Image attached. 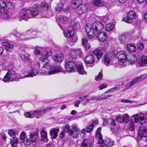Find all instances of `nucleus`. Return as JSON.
Returning a JSON list of instances; mask_svg holds the SVG:
<instances>
[{"instance_id": "nucleus-1", "label": "nucleus", "mask_w": 147, "mask_h": 147, "mask_svg": "<svg viewBox=\"0 0 147 147\" xmlns=\"http://www.w3.org/2000/svg\"><path fill=\"white\" fill-rule=\"evenodd\" d=\"M42 52L43 54H45V58L42 57L40 59V62L42 63V64L44 65L41 70L40 73L45 75H50L61 71L62 68L60 66L58 65L52 66L48 63V58L51 55V51L48 50L45 52Z\"/></svg>"}, {"instance_id": "nucleus-2", "label": "nucleus", "mask_w": 147, "mask_h": 147, "mask_svg": "<svg viewBox=\"0 0 147 147\" xmlns=\"http://www.w3.org/2000/svg\"><path fill=\"white\" fill-rule=\"evenodd\" d=\"M30 77V72L24 71L23 72L21 75L17 73L14 69L9 70L5 75L3 79V81L5 82H18L20 78L24 79Z\"/></svg>"}, {"instance_id": "nucleus-3", "label": "nucleus", "mask_w": 147, "mask_h": 147, "mask_svg": "<svg viewBox=\"0 0 147 147\" xmlns=\"http://www.w3.org/2000/svg\"><path fill=\"white\" fill-rule=\"evenodd\" d=\"M71 6L72 8L75 10V12L78 14H82L87 10L84 4L81 0H74L72 1Z\"/></svg>"}, {"instance_id": "nucleus-4", "label": "nucleus", "mask_w": 147, "mask_h": 147, "mask_svg": "<svg viewBox=\"0 0 147 147\" xmlns=\"http://www.w3.org/2000/svg\"><path fill=\"white\" fill-rule=\"evenodd\" d=\"M115 54V56L119 59V63L120 65L124 66L127 64V53L126 52L123 51H118Z\"/></svg>"}, {"instance_id": "nucleus-5", "label": "nucleus", "mask_w": 147, "mask_h": 147, "mask_svg": "<svg viewBox=\"0 0 147 147\" xmlns=\"http://www.w3.org/2000/svg\"><path fill=\"white\" fill-rule=\"evenodd\" d=\"M18 17L20 21L23 20H24L25 21H27L28 18H32L30 10L28 8L22 9L19 14Z\"/></svg>"}, {"instance_id": "nucleus-6", "label": "nucleus", "mask_w": 147, "mask_h": 147, "mask_svg": "<svg viewBox=\"0 0 147 147\" xmlns=\"http://www.w3.org/2000/svg\"><path fill=\"white\" fill-rule=\"evenodd\" d=\"M115 57V53L113 51L110 52L105 55L102 61L106 66L111 65L112 59Z\"/></svg>"}, {"instance_id": "nucleus-7", "label": "nucleus", "mask_w": 147, "mask_h": 147, "mask_svg": "<svg viewBox=\"0 0 147 147\" xmlns=\"http://www.w3.org/2000/svg\"><path fill=\"white\" fill-rule=\"evenodd\" d=\"M12 13L7 9L3 8L0 9V16L5 19H8L11 17Z\"/></svg>"}, {"instance_id": "nucleus-8", "label": "nucleus", "mask_w": 147, "mask_h": 147, "mask_svg": "<svg viewBox=\"0 0 147 147\" xmlns=\"http://www.w3.org/2000/svg\"><path fill=\"white\" fill-rule=\"evenodd\" d=\"M136 17V14L134 11H131L128 13L127 16L123 19V21L127 23H130Z\"/></svg>"}, {"instance_id": "nucleus-9", "label": "nucleus", "mask_w": 147, "mask_h": 147, "mask_svg": "<svg viewBox=\"0 0 147 147\" xmlns=\"http://www.w3.org/2000/svg\"><path fill=\"white\" fill-rule=\"evenodd\" d=\"M52 107L45 109L43 110H35L31 112L32 115L34 116L37 118H39L40 116H41L43 114L45 113L46 112L50 111Z\"/></svg>"}, {"instance_id": "nucleus-10", "label": "nucleus", "mask_w": 147, "mask_h": 147, "mask_svg": "<svg viewBox=\"0 0 147 147\" xmlns=\"http://www.w3.org/2000/svg\"><path fill=\"white\" fill-rule=\"evenodd\" d=\"M34 33H35L36 32H32L31 30H27L24 33V35L25 36V37L23 38L24 36L21 35L20 36L21 38L26 40H29L31 39L35 36V34L34 36L33 35Z\"/></svg>"}, {"instance_id": "nucleus-11", "label": "nucleus", "mask_w": 147, "mask_h": 147, "mask_svg": "<svg viewBox=\"0 0 147 147\" xmlns=\"http://www.w3.org/2000/svg\"><path fill=\"white\" fill-rule=\"evenodd\" d=\"M76 63L73 61H69L66 62L65 65V68L67 71L72 72L75 70Z\"/></svg>"}, {"instance_id": "nucleus-12", "label": "nucleus", "mask_w": 147, "mask_h": 147, "mask_svg": "<svg viewBox=\"0 0 147 147\" xmlns=\"http://www.w3.org/2000/svg\"><path fill=\"white\" fill-rule=\"evenodd\" d=\"M82 53L80 49H71L70 55L72 58L75 59L78 56L80 57L82 55Z\"/></svg>"}, {"instance_id": "nucleus-13", "label": "nucleus", "mask_w": 147, "mask_h": 147, "mask_svg": "<svg viewBox=\"0 0 147 147\" xmlns=\"http://www.w3.org/2000/svg\"><path fill=\"white\" fill-rule=\"evenodd\" d=\"M113 144V142L111 139L107 138L102 141L100 144V147H111Z\"/></svg>"}, {"instance_id": "nucleus-14", "label": "nucleus", "mask_w": 147, "mask_h": 147, "mask_svg": "<svg viewBox=\"0 0 147 147\" xmlns=\"http://www.w3.org/2000/svg\"><path fill=\"white\" fill-rule=\"evenodd\" d=\"M91 25L90 24H87L86 26V30L88 36L90 38H92L95 34L93 28H92Z\"/></svg>"}, {"instance_id": "nucleus-15", "label": "nucleus", "mask_w": 147, "mask_h": 147, "mask_svg": "<svg viewBox=\"0 0 147 147\" xmlns=\"http://www.w3.org/2000/svg\"><path fill=\"white\" fill-rule=\"evenodd\" d=\"M92 27L94 31L97 32L102 30L103 28V26L101 23L97 21L93 24Z\"/></svg>"}, {"instance_id": "nucleus-16", "label": "nucleus", "mask_w": 147, "mask_h": 147, "mask_svg": "<svg viewBox=\"0 0 147 147\" xmlns=\"http://www.w3.org/2000/svg\"><path fill=\"white\" fill-rule=\"evenodd\" d=\"M95 60V55L93 54H89L85 57L84 61L86 64H91L94 62Z\"/></svg>"}, {"instance_id": "nucleus-17", "label": "nucleus", "mask_w": 147, "mask_h": 147, "mask_svg": "<svg viewBox=\"0 0 147 147\" xmlns=\"http://www.w3.org/2000/svg\"><path fill=\"white\" fill-rule=\"evenodd\" d=\"M49 50L50 51H51L49 49L47 48H44L42 49L41 51H40L38 49L36 48H35L34 49V52L35 54L36 55H38V54H40L41 56L40 57L39 59V62L40 63L42 64V63L40 62V59L41 58L43 57V58H45V54H43L44 53H42V52H46V51H48V50Z\"/></svg>"}, {"instance_id": "nucleus-18", "label": "nucleus", "mask_w": 147, "mask_h": 147, "mask_svg": "<svg viewBox=\"0 0 147 147\" xmlns=\"http://www.w3.org/2000/svg\"><path fill=\"white\" fill-rule=\"evenodd\" d=\"M96 37L98 40L104 42L107 40V33L104 32H101L97 33Z\"/></svg>"}, {"instance_id": "nucleus-19", "label": "nucleus", "mask_w": 147, "mask_h": 147, "mask_svg": "<svg viewBox=\"0 0 147 147\" xmlns=\"http://www.w3.org/2000/svg\"><path fill=\"white\" fill-rule=\"evenodd\" d=\"M1 45L5 47L7 51L11 52L13 49V45L8 42L5 41L1 42Z\"/></svg>"}, {"instance_id": "nucleus-20", "label": "nucleus", "mask_w": 147, "mask_h": 147, "mask_svg": "<svg viewBox=\"0 0 147 147\" xmlns=\"http://www.w3.org/2000/svg\"><path fill=\"white\" fill-rule=\"evenodd\" d=\"M20 56L21 59L24 61H28L29 62H30L31 61L29 55L24 51L21 52Z\"/></svg>"}, {"instance_id": "nucleus-21", "label": "nucleus", "mask_w": 147, "mask_h": 147, "mask_svg": "<svg viewBox=\"0 0 147 147\" xmlns=\"http://www.w3.org/2000/svg\"><path fill=\"white\" fill-rule=\"evenodd\" d=\"M139 133L141 136L144 137H146L147 136V129L146 127L144 125L140 126Z\"/></svg>"}, {"instance_id": "nucleus-22", "label": "nucleus", "mask_w": 147, "mask_h": 147, "mask_svg": "<svg viewBox=\"0 0 147 147\" xmlns=\"http://www.w3.org/2000/svg\"><path fill=\"white\" fill-rule=\"evenodd\" d=\"M77 127L76 126H69L66 125L64 128L65 131H66L71 136L72 133L74 131V129Z\"/></svg>"}, {"instance_id": "nucleus-23", "label": "nucleus", "mask_w": 147, "mask_h": 147, "mask_svg": "<svg viewBox=\"0 0 147 147\" xmlns=\"http://www.w3.org/2000/svg\"><path fill=\"white\" fill-rule=\"evenodd\" d=\"M53 58V59L57 62H61L63 60L64 57L63 54L59 53L54 55Z\"/></svg>"}, {"instance_id": "nucleus-24", "label": "nucleus", "mask_w": 147, "mask_h": 147, "mask_svg": "<svg viewBox=\"0 0 147 147\" xmlns=\"http://www.w3.org/2000/svg\"><path fill=\"white\" fill-rule=\"evenodd\" d=\"M59 131V129H51L50 130V134L53 139L56 138L57 137Z\"/></svg>"}, {"instance_id": "nucleus-25", "label": "nucleus", "mask_w": 147, "mask_h": 147, "mask_svg": "<svg viewBox=\"0 0 147 147\" xmlns=\"http://www.w3.org/2000/svg\"><path fill=\"white\" fill-rule=\"evenodd\" d=\"M92 144L88 138H85L80 147H91Z\"/></svg>"}, {"instance_id": "nucleus-26", "label": "nucleus", "mask_w": 147, "mask_h": 147, "mask_svg": "<svg viewBox=\"0 0 147 147\" xmlns=\"http://www.w3.org/2000/svg\"><path fill=\"white\" fill-rule=\"evenodd\" d=\"M76 70L80 74L82 75L86 74V73L84 70L83 66L82 64L79 65L77 66Z\"/></svg>"}, {"instance_id": "nucleus-27", "label": "nucleus", "mask_w": 147, "mask_h": 147, "mask_svg": "<svg viewBox=\"0 0 147 147\" xmlns=\"http://www.w3.org/2000/svg\"><path fill=\"white\" fill-rule=\"evenodd\" d=\"M93 3L94 5L97 7L102 6L104 5L103 0H93Z\"/></svg>"}, {"instance_id": "nucleus-28", "label": "nucleus", "mask_w": 147, "mask_h": 147, "mask_svg": "<svg viewBox=\"0 0 147 147\" xmlns=\"http://www.w3.org/2000/svg\"><path fill=\"white\" fill-rule=\"evenodd\" d=\"M93 53L97 57V59H99L103 55L102 51L99 49H96L93 51Z\"/></svg>"}, {"instance_id": "nucleus-29", "label": "nucleus", "mask_w": 147, "mask_h": 147, "mask_svg": "<svg viewBox=\"0 0 147 147\" xmlns=\"http://www.w3.org/2000/svg\"><path fill=\"white\" fill-rule=\"evenodd\" d=\"M127 48L128 51L134 52L136 50V48L134 45L132 44H129L127 45Z\"/></svg>"}, {"instance_id": "nucleus-30", "label": "nucleus", "mask_w": 147, "mask_h": 147, "mask_svg": "<svg viewBox=\"0 0 147 147\" xmlns=\"http://www.w3.org/2000/svg\"><path fill=\"white\" fill-rule=\"evenodd\" d=\"M38 137V134L35 133L34 134H31L30 136L31 142L32 143H34L37 141Z\"/></svg>"}, {"instance_id": "nucleus-31", "label": "nucleus", "mask_w": 147, "mask_h": 147, "mask_svg": "<svg viewBox=\"0 0 147 147\" xmlns=\"http://www.w3.org/2000/svg\"><path fill=\"white\" fill-rule=\"evenodd\" d=\"M139 64L143 65L146 64L147 65V56L143 55L141 59L138 61Z\"/></svg>"}, {"instance_id": "nucleus-32", "label": "nucleus", "mask_w": 147, "mask_h": 147, "mask_svg": "<svg viewBox=\"0 0 147 147\" xmlns=\"http://www.w3.org/2000/svg\"><path fill=\"white\" fill-rule=\"evenodd\" d=\"M31 11V17L32 16H36L39 14V11L37 9V8H31L30 9Z\"/></svg>"}, {"instance_id": "nucleus-33", "label": "nucleus", "mask_w": 147, "mask_h": 147, "mask_svg": "<svg viewBox=\"0 0 147 147\" xmlns=\"http://www.w3.org/2000/svg\"><path fill=\"white\" fill-rule=\"evenodd\" d=\"M10 142L11 145L14 147H16L18 143V141L17 138L15 137H12L10 139Z\"/></svg>"}, {"instance_id": "nucleus-34", "label": "nucleus", "mask_w": 147, "mask_h": 147, "mask_svg": "<svg viewBox=\"0 0 147 147\" xmlns=\"http://www.w3.org/2000/svg\"><path fill=\"white\" fill-rule=\"evenodd\" d=\"M6 5L5 7H7L8 8L13 10L14 9V4L12 2L7 0Z\"/></svg>"}, {"instance_id": "nucleus-35", "label": "nucleus", "mask_w": 147, "mask_h": 147, "mask_svg": "<svg viewBox=\"0 0 147 147\" xmlns=\"http://www.w3.org/2000/svg\"><path fill=\"white\" fill-rule=\"evenodd\" d=\"M138 82L137 79L136 78L134 80L132 81L131 82L128 83L126 85V88L128 89L131 88L132 86H133L137 82Z\"/></svg>"}, {"instance_id": "nucleus-36", "label": "nucleus", "mask_w": 147, "mask_h": 147, "mask_svg": "<svg viewBox=\"0 0 147 147\" xmlns=\"http://www.w3.org/2000/svg\"><path fill=\"white\" fill-rule=\"evenodd\" d=\"M75 32V30L74 29H72L71 30H67L65 31V33L69 38L74 35Z\"/></svg>"}, {"instance_id": "nucleus-37", "label": "nucleus", "mask_w": 147, "mask_h": 147, "mask_svg": "<svg viewBox=\"0 0 147 147\" xmlns=\"http://www.w3.org/2000/svg\"><path fill=\"white\" fill-rule=\"evenodd\" d=\"M68 20V18H67L66 17L63 16H60L59 18V21L63 24H65L66 23L67 21Z\"/></svg>"}, {"instance_id": "nucleus-38", "label": "nucleus", "mask_w": 147, "mask_h": 147, "mask_svg": "<svg viewBox=\"0 0 147 147\" xmlns=\"http://www.w3.org/2000/svg\"><path fill=\"white\" fill-rule=\"evenodd\" d=\"M114 28V26L112 23L108 24L106 27V30L107 31H110L113 30Z\"/></svg>"}, {"instance_id": "nucleus-39", "label": "nucleus", "mask_w": 147, "mask_h": 147, "mask_svg": "<svg viewBox=\"0 0 147 147\" xmlns=\"http://www.w3.org/2000/svg\"><path fill=\"white\" fill-rule=\"evenodd\" d=\"M30 77L36 76L39 73V71L36 69H33L29 71Z\"/></svg>"}, {"instance_id": "nucleus-40", "label": "nucleus", "mask_w": 147, "mask_h": 147, "mask_svg": "<svg viewBox=\"0 0 147 147\" xmlns=\"http://www.w3.org/2000/svg\"><path fill=\"white\" fill-rule=\"evenodd\" d=\"M129 116L127 114L123 115L122 116V121L124 123H126L129 121Z\"/></svg>"}, {"instance_id": "nucleus-41", "label": "nucleus", "mask_w": 147, "mask_h": 147, "mask_svg": "<svg viewBox=\"0 0 147 147\" xmlns=\"http://www.w3.org/2000/svg\"><path fill=\"white\" fill-rule=\"evenodd\" d=\"M40 6L41 8L45 10L48 9L49 8L48 4L45 2L41 3L40 4Z\"/></svg>"}, {"instance_id": "nucleus-42", "label": "nucleus", "mask_w": 147, "mask_h": 147, "mask_svg": "<svg viewBox=\"0 0 147 147\" xmlns=\"http://www.w3.org/2000/svg\"><path fill=\"white\" fill-rule=\"evenodd\" d=\"M21 142H23L24 145L26 146L29 145L31 144L32 142L30 139L27 137L25 138Z\"/></svg>"}, {"instance_id": "nucleus-43", "label": "nucleus", "mask_w": 147, "mask_h": 147, "mask_svg": "<svg viewBox=\"0 0 147 147\" xmlns=\"http://www.w3.org/2000/svg\"><path fill=\"white\" fill-rule=\"evenodd\" d=\"M74 131L72 133L71 135H72L73 138H77L78 136L79 131L77 129V127L76 129H75Z\"/></svg>"}, {"instance_id": "nucleus-44", "label": "nucleus", "mask_w": 147, "mask_h": 147, "mask_svg": "<svg viewBox=\"0 0 147 147\" xmlns=\"http://www.w3.org/2000/svg\"><path fill=\"white\" fill-rule=\"evenodd\" d=\"M147 77V74H144L142 75L136 77L138 82L144 80Z\"/></svg>"}, {"instance_id": "nucleus-45", "label": "nucleus", "mask_w": 147, "mask_h": 147, "mask_svg": "<svg viewBox=\"0 0 147 147\" xmlns=\"http://www.w3.org/2000/svg\"><path fill=\"white\" fill-rule=\"evenodd\" d=\"M64 4L62 3H59L56 9L58 11H60L61 10L63 7Z\"/></svg>"}, {"instance_id": "nucleus-46", "label": "nucleus", "mask_w": 147, "mask_h": 147, "mask_svg": "<svg viewBox=\"0 0 147 147\" xmlns=\"http://www.w3.org/2000/svg\"><path fill=\"white\" fill-rule=\"evenodd\" d=\"M94 126L93 124L92 123L89 126L87 127L86 128V132L87 133H90L92 130Z\"/></svg>"}, {"instance_id": "nucleus-47", "label": "nucleus", "mask_w": 147, "mask_h": 147, "mask_svg": "<svg viewBox=\"0 0 147 147\" xmlns=\"http://www.w3.org/2000/svg\"><path fill=\"white\" fill-rule=\"evenodd\" d=\"M69 39L70 41V42H74L77 40V38L75 35H74L69 38Z\"/></svg>"}, {"instance_id": "nucleus-48", "label": "nucleus", "mask_w": 147, "mask_h": 147, "mask_svg": "<svg viewBox=\"0 0 147 147\" xmlns=\"http://www.w3.org/2000/svg\"><path fill=\"white\" fill-rule=\"evenodd\" d=\"M6 0H0V7L5 8L6 5Z\"/></svg>"}, {"instance_id": "nucleus-49", "label": "nucleus", "mask_w": 147, "mask_h": 147, "mask_svg": "<svg viewBox=\"0 0 147 147\" xmlns=\"http://www.w3.org/2000/svg\"><path fill=\"white\" fill-rule=\"evenodd\" d=\"M96 137L97 138H98V139L99 143L100 144L101 142L103 140L102 139V137L101 136L100 133H96Z\"/></svg>"}, {"instance_id": "nucleus-50", "label": "nucleus", "mask_w": 147, "mask_h": 147, "mask_svg": "<svg viewBox=\"0 0 147 147\" xmlns=\"http://www.w3.org/2000/svg\"><path fill=\"white\" fill-rule=\"evenodd\" d=\"M119 40L121 42H124L125 41L126 39V36L123 34H121L119 36Z\"/></svg>"}, {"instance_id": "nucleus-51", "label": "nucleus", "mask_w": 147, "mask_h": 147, "mask_svg": "<svg viewBox=\"0 0 147 147\" xmlns=\"http://www.w3.org/2000/svg\"><path fill=\"white\" fill-rule=\"evenodd\" d=\"M8 134L11 138L12 137H15V131L11 129L9 130L8 131Z\"/></svg>"}, {"instance_id": "nucleus-52", "label": "nucleus", "mask_w": 147, "mask_h": 147, "mask_svg": "<svg viewBox=\"0 0 147 147\" xmlns=\"http://www.w3.org/2000/svg\"><path fill=\"white\" fill-rule=\"evenodd\" d=\"M103 75L102 73L100 72L97 76L95 78V80L97 81H99L102 79Z\"/></svg>"}, {"instance_id": "nucleus-53", "label": "nucleus", "mask_w": 147, "mask_h": 147, "mask_svg": "<svg viewBox=\"0 0 147 147\" xmlns=\"http://www.w3.org/2000/svg\"><path fill=\"white\" fill-rule=\"evenodd\" d=\"M111 96V95H104V96L101 97H100L97 98V100H104L108 98H110Z\"/></svg>"}, {"instance_id": "nucleus-54", "label": "nucleus", "mask_w": 147, "mask_h": 147, "mask_svg": "<svg viewBox=\"0 0 147 147\" xmlns=\"http://www.w3.org/2000/svg\"><path fill=\"white\" fill-rule=\"evenodd\" d=\"M134 119V122L135 123L138 122L140 118V116L138 114H136L135 115L133 116Z\"/></svg>"}, {"instance_id": "nucleus-55", "label": "nucleus", "mask_w": 147, "mask_h": 147, "mask_svg": "<svg viewBox=\"0 0 147 147\" xmlns=\"http://www.w3.org/2000/svg\"><path fill=\"white\" fill-rule=\"evenodd\" d=\"M137 59L136 58L135 56L134 55H132L131 56V58L129 60L130 62L133 64L135 63Z\"/></svg>"}, {"instance_id": "nucleus-56", "label": "nucleus", "mask_w": 147, "mask_h": 147, "mask_svg": "<svg viewBox=\"0 0 147 147\" xmlns=\"http://www.w3.org/2000/svg\"><path fill=\"white\" fill-rule=\"evenodd\" d=\"M25 133L24 132H22L20 135V138L21 140V142L26 138Z\"/></svg>"}, {"instance_id": "nucleus-57", "label": "nucleus", "mask_w": 147, "mask_h": 147, "mask_svg": "<svg viewBox=\"0 0 147 147\" xmlns=\"http://www.w3.org/2000/svg\"><path fill=\"white\" fill-rule=\"evenodd\" d=\"M88 40L87 38H82V43L83 46L87 44V43Z\"/></svg>"}, {"instance_id": "nucleus-58", "label": "nucleus", "mask_w": 147, "mask_h": 147, "mask_svg": "<svg viewBox=\"0 0 147 147\" xmlns=\"http://www.w3.org/2000/svg\"><path fill=\"white\" fill-rule=\"evenodd\" d=\"M41 137L47 136V134L46 132L44 130H42L40 132Z\"/></svg>"}, {"instance_id": "nucleus-59", "label": "nucleus", "mask_w": 147, "mask_h": 147, "mask_svg": "<svg viewBox=\"0 0 147 147\" xmlns=\"http://www.w3.org/2000/svg\"><path fill=\"white\" fill-rule=\"evenodd\" d=\"M103 125L104 126H106L109 124V123L107 120L105 118H103Z\"/></svg>"}, {"instance_id": "nucleus-60", "label": "nucleus", "mask_w": 147, "mask_h": 147, "mask_svg": "<svg viewBox=\"0 0 147 147\" xmlns=\"http://www.w3.org/2000/svg\"><path fill=\"white\" fill-rule=\"evenodd\" d=\"M97 100V98L95 99L94 98H90V101L89 102V103H93L95 102H96Z\"/></svg>"}, {"instance_id": "nucleus-61", "label": "nucleus", "mask_w": 147, "mask_h": 147, "mask_svg": "<svg viewBox=\"0 0 147 147\" xmlns=\"http://www.w3.org/2000/svg\"><path fill=\"white\" fill-rule=\"evenodd\" d=\"M134 129V124L132 123H131L129 125V130L131 131H133Z\"/></svg>"}, {"instance_id": "nucleus-62", "label": "nucleus", "mask_w": 147, "mask_h": 147, "mask_svg": "<svg viewBox=\"0 0 147 147\" xmlns=\"http://www.w3.org/2000/svg\"><path fill=\"white\" fill-rule=\"evenodd\" d=\"M41 140L45 142H47L48 141L47 136L41 137Z\"/></svg>"}, {"instance_id": "nucleus-63", "label": "nucleus", "mask_w": 147, "mask_h": 147, "mask_svg": "<svg viewBox=\"0 0 147 147\" xmlns=\"http://www.w3.org/2000/svg\"><path fill=\"white\" fill-rule=\"evenodd\" d=\"M146 120L145 119H140V123L142 125H144L145 123Z\"/></svg>"}, {"instance_id": "nucleus-64", "label": "nucleus", "mask_w": 147, "mask_h": 147, "mask_svg": "<svg viewBox=\"0 0 147 147\" xmlns=\"http://www.w3.org/2000/svg\"><path fill=\"white\" fill-rule=\"evenodd\" d=\"M83 46H84V48L86 50H88V49H89L90 48V45L88 43L85 45H84Z\"/></svg>"}]
</instances>
